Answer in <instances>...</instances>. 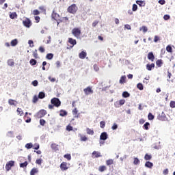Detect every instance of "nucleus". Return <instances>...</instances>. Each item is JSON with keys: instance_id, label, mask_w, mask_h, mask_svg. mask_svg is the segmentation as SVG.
Here are the masks:
<instances>
[{"instance_id": "1", "label": "nucleus", "mask_w": 175, "mask_h": 175, "mask_svg": "<svg viewBox=\"0 0 175 175\" xmlns=\"http://www.w3.org/2000/svg\"><path fill=\"white\" fill-rule=\"evenodd\" d=\"M77 10H79V8H77V5H76V4H72L67 9V12H68V13H70L71 14H76Z\"/></svg>"}, {"instance_id": "2", "label": "nucleus", "mask_w": 175, "mask_h": 175, "mask_svg": "<svg viewBox=\"0 0 175 175\" xmlns=\"http://www.w3.org/2000/svg\"><path fill=\"white\" fill-rule=\"evenodd\" d=\"M47 114V111L44 109H40L38 112H37L35 115L36 118H42Z\"/></svg>"}, {"instance_id": "3", "label": "nucleus", "mask_w": 175, "mask_h": 175, "mask_svg": "<svg viewBox=\"0 0 175 175\" xmlns=\"http://www.w3.org/2000/svg\"><path fill=\"white\" fill-rule=\"evenodd\" d=\"M72 33L75 38H80V35H81V30L79 27H75L72 29Z\"/></svg>"}, {"instance_id": "4", "label": "nucleus", "mask_w": 175, "mask_h": 175, "mask_svg": "<svg viewBox=\"0 0 175 175\" xmlns=\"http://www.w3.org/2000/svg\"><path fill=\"white\" fill-rule=\"evenodd\" d=\"M51 103L55 106V107H59L61 106V100H59V98H53L51 100Z\"/></svg>"}, {"instance_id": "5", "label": "nucleus", "mask_w": 175, "mask_h": 175, "mask_svg": "<svg viewBox=\"0 0 175 175\" xmlns=\"http://www.w3.org/2000/svg\"><path fill=\"white\" fill-rule=\"evenodd\" d=\"M51 17L52 18H53V20H55V21H57V25L59 24V21H61V16L55 12V10L53 11Z\"/></svg>"}, {"instance_id": "6", "label": "nucleus", "mask_w": 175, "mask_h": 175, "mask_svg": "<svg viewBox=\"0 0 175 175\" xmlns=\"http://www.w3.org/2000/svg\"><path fill=\"white\" fill-rule=\"evenodd\" d=\"M13 166H14V161H8L5 165V169L7 172H9V170H10Z\"/></svg>"}, {"instance_id": "7", "label": "nucleus", "mask_w": 175, "mask_h": 175, "mask_svg": "<svg viewBox=\"0 0 175 175\" xmlns=\"http://www.w3.org/2000/svg\"><path fill=\"white\" fill-rule=\"evenodd\" d=\"M23 24L26 28H29L31 25H32V23H31V20L29 18H27L25 20L23 21Z\"/></svg>"}, {"instance_id": "8", "label": "nucleus", "mask_w": 175, "mask_h": 175, "mask_svg": "<svg viewBox=\"0 0 175 175\" xmlns=\"http://www.w3.org/2000/svg\"><path fill=\"white\" fill-rule=\"evenodd\" d=\"M83 92H85V95H90L91 94H94V90H92V88L88 86L83 89Z\"/></svg>"}, {"instance_id": "9", "label": "nucleus", "mask_w": 175, "mask_h": 175, "mask_svg": "<svg viewBox=\"0 0 175 175\" xmlns=\"http://www.w3.org/2000/svg\"><path fill=\"white\" fill-rule=\"evenodd\" d=\"M60 169L62 172H66V170H68V169H69V167H68V163L62 162L60 164Z\"/></svg>"}, {"instance_id": "10", "label": "nucleus", "mask_w": 175, "mask_h": 175, "mask_svg": "<svg viewBox=\"0 0 175 175\" xmlns=\"http://www.w3.org/2000/svg\"><path fill=\"white\" fill-rule=\"evenodd\" d=\"M125 100L124 99L120 100L119 101H116L114 103L115 107H120V106H122L124 105Z\"/></svg>"}, {"instance_id": "11", "label": "nucleus", "mask_w": 175, "mask_h": 175, "mask_svg": "<svg viewBox=\"0 0 175 175\" xmlns=\"http://www.w3.org/2000/svg\"><path fill=\"white\" fill-rule=\"evenodd\" d=\"M109 137V135H107V133L103 132L100 135V140H107Z\"/></svg>"}, {"instance_id": "12", "label": "nucleus", "mask_w": 175, "mask_h": 175, "mask_svg": "<svg viewBox=\"0 0 175 175\" xmlns=\"http://www.w3.org/2000/svg\"><path fill=\"white\" fill-rule=\"evenodd\" d=\"M148 59L154 62V59H155V56H154V53L152 52H149L148 54Z\"/></svg>"}, {"instance_id": "13", "label": "nucleus", "mask_w": 175, "mask_h": 175, "mask_svg": "<svg viewBox=\"0 0 175 175\" xmlns=\"http://www.w3.org/2000/svg\"><path fill=\"white\" fill-rule=\"evenodd\" d=\"M102 157V154H100V152L98 151H93L92 152V158H100Z\"/></svg>"}, {"instance_id": "14", "label": "nucleus", "mask_w": 175, "mask_h": 175, "mask_svg": "<svg viewBox=\"0 0 175 175\" xmlns=\"http://www.w3.org/2000/svg\"><path fill=\"white\" fill-rule=\"evenodd\" d=\"M159 121H165V118H166V115H165L164 112H162L161 114H159L157 117Z\"/></svg>"}, {"instance_id": "15", "label": "nucleus", "mask_w": 175, "mask_h": 175, "mask_svg": "<svg viewBox=\"0 0 175 175\" xmlns=\"http://www.w3.org/2000/svg\"><path fill=\"white\" fill-rule=\"evenodd\" d=\"M85 57H87V52L83 51H81L79 54V57L81 59H84V58H85Z\"/></svg>"}, {"instance_id": "16", "label": "nucleus", "mask_w": 175, "mask_h": 175, "mask_svg": "<svg viewBox=\"0 0 175 175\" xmlns=\"http://www.w3.org/2000/svg\"><path fill=\"white\" fill-rule=\"evenodd\" d=\"M68 43H70V44H72V46H71V47H73V46H75V44H77V42L76 41V40H75L72 38H69Z\"/></svg>"}, {"instance_id": "17", "label": "nucleus", "mask_w": 175, "mask_h": 175, "mask_svg": "<svg viewBox=\"0 0 175 175\" xmlns=\"http://www.w3.org/2000/svg\"><path fill=\"white\" fill-rule=\"evenodd\" d=\"M106 170H107V167H106V165H100L98 167V172H100L101 173L106 172Z\"/></svg>"}, {"instance_id": "18", "label": "nucleus", "mask_w": 175, "mask_h": 175, "mask_svg": "<svg viewBox=\"0 0 175 175\" xmlns=\"http://www.w3.org/2000/svg\"><path fill=\"white\" fill-rule=\"evenodd\" d=\"M39 173V170L36 167H33L31 171H30V175H35L36 174Z\"/></svg>"}, {"instance_id": "19", "label": "nucleus", "mask_w": 175, "mask_h": 175, "mask_svg": "<svg viewBox=\"0 0 175 175\" xmlns=\"http://www.w3.org/2000/svg\"><path fill=\"white\" fill-rule=\"evenodd\" d=\"M146 167H148L149 169L152 168V166H154V164L150 161H146L145 163Z\"/></svg>"}, {"instance_id": "20", "label": "nucleus", "mask_w": 175, "mask_h": 175, "mask_svg": "<svg viewBox=\"0 0 175 175\" xmlns=\"http://www.w3.org/2000/svg\"><path fill=\"white\" fill-rule=\"evenodd\" d=\"M152 68H155V64L154 63L146 65V69H148V70H152Z\"/></svg>"}, {"instance_id": "21", "label": "nucleus", "mask_w": 175, "mask_h": 175, "mask_svg": "<svg viewBox=\"0 0 175 175\" xmlns=\"http://www.w3.org/2000/svg\"><path fill=\"white\" fill-rule=\"evenodd\" d=\"M8 103L11 106H16V103H17V101H16L15 100H13V99H9Z\"/></svg>"}, {"instance_id": "22", "label": "nucleus", "mask_w": 175, "mask_h": 175, "mask_svg": "<svg viewBox=\"0 0 175 175\" xmlns=\"http://www.w3.org/2000/svg\"><path fill=\"white\" fill-rule=\"evenodd\" d=\"M152 156L151 154H146L144 156L145 161H151Z\"/></svg>"}, {"instance_id": "23", "label": "nucleus", "mask_w": 175, "mask_h": 175, "mask_svg": "<svg viewBox=\"0 0 175 175\" xmlns=\"http://www.w3.org/2000/svg\"><path fill=\"white\" fill-rule=\"evenodd\" d=\"M59 116L61 117H65V116H68V112H66V111H65L64 109H61Z\"/></svg>"}, {"instance_id": "24", "label": "nucleus", "mask_w": 175, "mask_h": 175, "mask_svg": "<svg viewBox=\"0 0 175 175\" xmlns=\"http://www.w3.org/2000/svg\"><path fill=\"white\" fill-rule=\"evenodd\" d=\"M156 64H157V66H158V68H161V66L163 65V62H162V59H158L156 62Z\"/></svg>"}, {"instance_id": "25", "label": "nucleus", "mask_w": 175, "mask_h": 175, "mask_svg": "<svg viewBox=\"0 0 175 175\" xmlns=\"http://www.w3.org/2000/svg\"><path fill=\"white\" fill-rule=\"evenodd\" d=\"M106 165L107 166H110V165H114V160L113 159H109L106 161Z\"/></svg>"}, {"instance_id": "26", "label": "nucleus", "mask_w": 175, "mask_h": 175, "mask_svg": "<svg viewBox=\"0 0 175 175\" xmlns=\"http://www.w3.org/2000/svg\"><path fill=\"white\" fill-rule=\"evenodd\" d=\"M18 43V41L17 40V39L12 40L11 41V46H12V47H14V46H17Z\"/></svg>"}, {"instance_id": "27", "label": "nucleus", "mask_w": 175, "mask_h": 175, "mask_svg": "<svg viewBox=\"0 0 175 175\" xmlns=\"http://www.w3.org/2000/svg\"><path fill=\"white\" fill-rule=\"evenodd\" d=\"M10 18H12V20L14 19V18H17V13L16 12H12L10 14Z\"/></svg>"}, {"instance_id": "28", "label": "nucleus", "mask_w": 175, "mask_h": 175, "mask_svg": "<svg viewBox=\"0 0 175 175\" xmlns=\"http://www.w3.org/2000/svg\"><path fill=\"white\" fill-rule=\"evenodd\" d=\"M46 96V94H44V92H40L39 94H38V98L39 99H43Z\"/></svg>"}, {"instance_id": "29", "label": "nucleus", "mask_w": 175, "mask_h": 175, "mask_svg": "<svg viewBox=\"0 0 175 175\" xmlns=\"http://www.w3.org/2000/svg\"><path fill=\"white\" fill-rule=\"evenodd\" d=\"M126 80V77L125 76H122L119 82L120 84H124V83H125V81Z\"/></svg>"}, {"instance_id": "30", "label": "nucleus", "mask_w": 175, "mask_h": 175, "mask_svg": "<svg viewBox=\"0 0 175 175\" xmlns=\"http://www.w3.org/2000/svg\"><path fill=\"white\" fill-rule=\"evenodd\" d=\"M139 31H142L144 33H146V32L148 31V29L146 26H142V27L139 28Z\"/></svg>"}, {"instance_id": "31", "label": "nucleus", "mask_w": 175, "mask_h": 175, "mask_svg": "<svg viewBox=\"0 0 175 175\" xmlns=\"http://www.w3.org/2000/svg\"><path fill=\"white\" fill-rule=\"evenodd\" d=\"M51 148L54 150L55 151H58V145L55 144H52L51 146Z\"/></svg>"}, {"instance_id": "32", "label": "nucleus", "mask_w": 175, "mask_h": 175, "mask_svg": "<svg viewBox=\"0 0 175 175\" xmlns=\"http://www.w3.org/2000/svg\"><path fill=\"white\" fill-rule=\"evenodd\" d=\"M8 137H14V133L13 131H8L7 133Z\"/></svg>"}, {"instance_id": "33", "label": "nucleus", "mask_w": 175, "mask_h": 175, "mask_svg": "<svg viewBox=\"0 0 175 175\" xmlns=\"http://www.w3.org/2000/svg\"><path fill=\"white\" fill-rule=\"evenodd\" d=\"M8 65L9 66H14V62L13 61V59H8Z\"/></svg>"}, {"instance_id": "34", "label": "nucleus", "mask_w": 175, "mask_h": 175, "mask_svg": "<svg viewBox=\"0 0 175 175\" xmlns=\"http://www.w3.org/2000/svg\"><path fill=\"white\" fill-rule=\"evenodd\" d=\"M54 55L53 53H48L46 56V59H53Z\"/></svg>"}, {"instance_id": "35", "label": "nucleus", "mask_w": 175, "mask_h": 175, "mask_svg": "<svg viewBox=\"0 0 175 175\" xmlns=\"http://www.w3.org/2000/svg\"><path fill=\"white\" fill-rule=\"evenodd\" d=\"M32 147H33V144H32V143H27L25 145V148H27V150L32 148Z\"/></svg>"}, {"instance_id": "36", "label": "nucleus", "mask_w": 175, "mask_h": 175, "mask_svg": "<svg viewBox=\"0 0 175 175\" xmlns=\"http://www.w3.org/2000/svg\"><path fill=\"white\" fill-rule=\"evenodd\" d=\"M16 111L18 116H23L24 114V112L23 111V109L21 108H17Z\"/></svg>"}, {"instance_id": "37", "label": "nucleus", "mask_w": 175, "mask_h": 175, "mask_svg": "<svg viewBox=\"0 0 175 175\" xmlns=\"http://www.w3.org/2000/svg\"><path fill=\"white\" fill-rule=\"evenodd\" d=\"M28 166V161L20 163V167H27Z\"/></svg>"}, {"instance_id": "38", "label": "nucleus", "mask_w": 175, "mask_h": 175, "mask_svg": "<svg viewBox=\"0 0 175 175\" xmlns=\"http://www.w3.org/2000/svg\"><path fill=\"white\" fill-rule=\"evenodd\" d=\"M166 51L167 53H173V48L170 45L167 46Z\"/></svg>"}, {"instance_id": "39", "label": "nucleus", "mask_w": 175, "mask_h": 175, "mask_svg": "<svg viewBox=\"0 0 175 175\" xmlns=\"http://www.w3.org/2000/svg\"><path fill=\"white\" fill-rule=\"evenodd\" d=\"M137 88H138V90H139L140 91H143V90H144L143 84L141 83H139L137 85Z\"/></svg>"}, {"instance_id": "40", "label": "nucleus", "mask_w": 175, "mask_h": 175, "mask_svg": "<svg viewBox=\"0 0 175 175\" xmlns=\"http://www.w3.org/2000/svg\"><path fill=\"white\" fill-rule=\"evenodd\" d=\"M123 98H129L131 96V94L128 92H124L122 93Z\"/></svg>"}, {"instance_id": "41", "label": "nucleus", "mask_w": 175, "mask_h": 175, "mask_svg": "<svg viewBox=\"0 0 175 175\" xmlns=\"http://www.w3.org/2000/svg\"><path fill=\"white\" fill-rule=\"evenodd\" d=\"M133 163H134V165H139V163H140V160H139V159H137V157H135Z\"/></svg>"}, {"instance_id": "42", "label": "nucleus", "mask_w": 175, "mask_h": 175, "mask_svg": "<svg viewBox=\"0 0 175 175\" xmlns=\"http://www.w3.org/2000/svg\"><path fill=\"white\" fill-rule=\"evenodd\" d=\"M88 135H94V130H91L90 129L88 128L86 129Z\"/></svg>"}, {"instance_id": "43", "label": "nucleus", "mask_w": 175, "mask_h": 175, "mask_svg": "<svg viewBox=\"0 0 175 175\" xmlns=\"http://www.w3.org/2000/svg\"><path fill=\"white\" fill-rule=\"evenodd\" d=\"M87 140H88V137L85 135L81 136V142H87Z\"/></svg>"}, {"instance_id": "44", "label": "nucleus", "mask_w": 175, "mask_h": 175, "mask_svg": "<svg viewBox=\"0 0 175 175\" xmlns=\"http://www.w3.org/2000/svg\"><path fill=\"white\" fill-rule=\"evenodd\" d=\"M64 157L68 161H70V159H72V156L70 155V154H64Z\"/></svg>"}, {"instance_id": "45", "label": "nucleus", "mask_w": 175, "mask_h": 175, "mask_svg": "<svg viewBox=\"0 0 175 175\" xmlns=\"http://www.w3.org/2000/svg\"><path fill=\"white\" fill-rule=\"evenodd\" d=\"M66 129L68 131V132H70V131H73V127L70 124H68Z\"/></svg>"}, {"instance_id": "46", "label": "nucleus", "mask_w": 175, "mask_h": 175, "mask_svg": "<svg viewBox=\"0 0 175 175\" xmlns=\"http://www.w3.org/2000/svg\"><path fill=\"white\" fill-rule=\"evenodd\" d=\"M29 64H31L32 66H34L37 64V62H36V60H35V59H31L29 61Z\"/></svg>"}, {"instance_id": "47", "label": "nucleus", "mask_w": 175, "mask_h": 175, "mask_svg": "<svg viewBox=\"0 0 175 175\" xmlns=\"http://www.w3.org/2000/svg\"><path fill=\"white\" fill-rule=\"evenodd\" d=\"M33 16H38V14H40V12H39L38 10H34L33 11Z\"/></svg>"}, {"instance_id": "48", "label": "nucleus", "mask_w": 175, "mask_h": 175, "mask_svg": "<svg viewBox=\"0 0 175 175\" xmlns=\"http://www.w3.org/2000/svg\"><path fill=\"white\" fill-rule=\"evenodd\" d=\"M148 126H150V123H148V122H146V123L144 124V129H146V131H148Z\"/></svg>"}, {"instance_id": "49", "label": "nucleus", "mask_w": 175, "mask_h": 175, "mask_svg": "<svg viewBox=\"0 0 175 175\" xmlns=\"http://www.w3.org/2000/svg\"><path fill=\"white\" fill-rule=\"evenodd\" d=\"M44 124H46V120H44V119H40V124L42 125V126H44Z\"/></svg>"}, {"instance_id": "50", "label": "nucleus", "mask_w": 175, "mask_h": 175, "mask_svg": "<svg viewBox=\"0 0 175 175\" xmlns=\"http://www.w3.org/2000/svg\"><path fill=\"white\" fill-rule=\"evenodd\" d=\"M39 100V97L38 96H34L33 98V103H36Z\"/></svg>"}, {"instance_id": "51", "label": "nucleus", "mask_w": 175, "mask_h": 175, "mask_svg": "<svg viewBox=\"0 0 175 175\" xmlns=\"http://www.w3.org/2000/svg\"><path fill=\"white\" fill-rule=\"evenodd\" d=\"M148 118L150 121L154 119V116H153L152 113H149L148 115Z\"/></svg>"}, {"instance_id": "52", "label": "nucleus", "mask_w": 175, "mask_h": 175, "mask_svg": "<svg viewBox=\"0 0 175 175\" xmlns=\"http://www.w3.org/2000/svg\"><path fill=\"white\" fill-rule=\"evenodd\" d=\"M33 56L36 59L38 58V50L37 49H36L34 51H33Z\"/></svg>"}, {"instance_id": "53", "label": "nucleus", "mask_w": 175, "mask_h": 175, "mask_svg": "<svg viewBox=\"0 0 175 175\" xmlns=\"http://www.w3.org/2000/svg\"><path fill=\"white\" fill-rule=\"evenodd\" d=\"M105 125H106V123L105 122V121H101V122H100V128H102V129L105 128Z\"/></svg>"}, {"instance_id": "54", "label": "nucleus", "mask_w": 175, "mask_h": 175, "mask_svg": "<svg viewBox=\"0 0 175 175\" xmlns=\"http://www.w3.org/2000/svg\"><path fill=\"white\" fill-rule=\"evenodd\" d=\"M170 107H172V109H174L175 107V101H171L170 103Z\"/></svg>"}, {"instance_id": "55", "label": "nucleus", "mask_w": 175, "mask_h": 175, "mask_svg": "<svg viewBox=\"0 0 175 175\" xmlns=\"http://www.w3.org/2000/svg\"><path fill=\"white\" fill-rule=\"evenodd\" d=\"M132 10H133V12H136V10H137V5L133 4Z\"/></svg>"}, {"instance_id": "56", "label": "nucleus", "mask_w": 175, "mask_h": 175, "mask_svg": "<svg viewBox=\"0 0 175 175\" xmlns=\"http://www.w3.org/2000/svg\"><path fill=\"white\" fill-rule=\"evenodd\" d=\"M38 50H39L40 53H44V51H45L44 47H43V46H40Z\"/></svg>"}, {"instance_id": "57", "label": "nucleus", "mask_w": 175, "mask_h": 175, "mask_svg": "<svg viewBox=\"0 0 175 175\" xmlns=\"http://www.w3.org/2000/svg\"><path fill=\"white\" fill-rule=\"evenodd\" d=\"M42 159H37L36 161V163L37 164V165H42Z\"/></svg>"}, {"instance_id": "58", "label": "nucleus", "mask_w": 175, "mask_h": 175, "mask_svg": "<svg viewBox=\"0 0 175 175\" xmlns=\"http://www.w3.org/2000/svg\"><path fill=\"white\" fill-rule=\"evenodd\" d=\"M117 128H118V126L117 125V124H113V125L112 126V127H111V129L113 130V131H116V129H117Z\"/></svg>"}, {"instance_id": "59", "label": "nucleus", "mask_w": 175, "mask_h": 175, "mask_svg": "<svg viewBox=\"0 0 175 175\" xmlns=\"http://www.w3.org/2000/svg\"><path fill=\"white\" fill-rule=\"evenodd\" d=\"M98 24H99V21H95L92 24V25L93 27H96V25H98Z\"/></svg>"}, {"instance_id": "60", "label": "nucleus", "mask_w": 175, "mask_h": 175, "mask_svg": "<svg viewBox=\"0 0 175 175\" xmlns=\"http://www.w3.org/2000/svg\"><path fill=\"white\" fill-rule=\"evenodd\" d=\"M94 70H95V72H98L99 70V67L98 66V65H94Z\"/></svg>"}, {"instance_id": "61", "label": "nucleus", "mask_w": 175, "mask_h": 175, "mask_svg": "<svg viewBox=\"0 0 175 175\" xmlns=\"http://www.w3.org/2000/svg\"><path fill=\"white\" fill-rule=\"evenodd\" d=\"M39 148H40L39 144H34L33 148V150H39Z\"/></svg>"}, {"instance_id": "62", "label": "nucleus", "mask_w": 175, "mask_h": 175, "mask_svg": "<svg viewBox=\"0 0 175 175\" xmlns=\"http://www.w3.org/2000/svg\"><path fill=\"white\" fill-rule=\"evenodd\" d=\"M33 87H38V81L35 80L32 82Z\"/></svg>"}, {"instance_id": "63", "label": "nucleus", "mask_w": 175, "mask_h": 175, "mask_svg": "<svg viewBox=\"0 0 175 175\" xmlns=\"http://www.w3.org/2000/svg\"><path fill=\"white\" fill-rule=\"evenodd\" d=\"M158 40H159V37H158V36H155L154 38V42L155 43H157V42H158Z\"/></svg>"}, {"instance_id": "64", "label": "nucleus", "mask_w": 175, "mask_h": 175, "mask_svg": "<svg viewBox=\"0 0 175 175\" xmlns=\"http://www.w3.org/2000/svg\"><path fill=\"white\" fill-rule=\"evenodd\" d=\"M164 20H169L170 18V16L166 14L163 16Z\"/></svg>"}]
</instances>
